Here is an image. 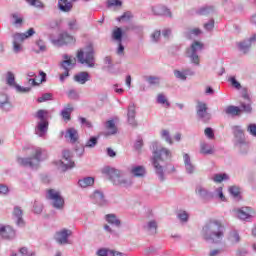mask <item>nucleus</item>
Returning a JSON list of instances; mask_svg holds the SVG:
<instances>
[{
  "label": "nucleus",
  "instance_id": "nucleus-1",
  "mask_svg": "<svg viewBox=\"0 0 256 256\" xmlns=\"http://www.w3.org/2000/svg\"><path fill=\"white\" fill-rule=\"evenodd\" d=\"M201 237L208 243H221L225 237V226L217 219H210L202 226Z\"/></svg>",
  "mask_w": 256,
  "mask_h": 256
},
{
  "label": "nucleus",
  "instance_id": "nucleus-2",
  "mask_svg": "<svg viewBox=\"0 0 256 256\" xmlns=\"http://www.w3.org/2000/svg\"><path fill=\"white\" fill-rule=\"evenodd\" d=\"M152 158L151 162L158 175L160 181H165V172L163 171V163L167 159H171V150L159 146L158 142L152 143Z\"/></svg>",
  "mask_w": 256,
  "mask_h": 256
},
{
  "label": "nucleus",
  "instance_id": "nucleus-3",
  "mask_svg": "<svg viewBox=\"0 0 256 256\" xmlns=\"http://www.w3.org/2000/svg\"><path fill=\"white\" fill-rule=\"evenodd\" d=\"M102 172L108 175L110 181L119 187L129 189V187L133 186V180L131 178H123V172L118 169L106 167Z\"/></svg>",
  "mask_w": 256,
  "mask_h": 256
},
{
  "label": "nucleus",
  "instance_id": "nucleus-4",
  "mask_svg": "<svg viewBox=\"0 0 256 256\" xmlns=\"http://www.w3.org/2000/svg\"><path fill=\"white\" fill-rule=\"evenodd\" d=\"M235 146L239 148L242 155H246L249 151V145L245 139V131L241 126H232Z\"/></svg>",
  "mask_w": 256,
  "mask_h": 256
},
{
  "label": "nucleus",
  "instance_id": "nucleus-5",
  "mask_svg": "<svg viewBox=\"0 0 256 256\" xmlns=\"http://www.w3.org/2000/svg\"><path fill=\"white\" fill-rule=\"evenodd\" d=\"M77 59L82 65H87V67L93 69L95 67V50H93V45L90 44L86 52L78 50Z\"/></svg>",
  "mask_w": 256,
  "mask_h": 256
},
{
  "label": "nucleus",
  "instance_id": "nucleus-6",
  "mask_svg": "<svg viewBox=\"0 0 256 256\" xmlns=\"http://www.w3.org/2000/svg\"><path fill=\"white\" fill-rule=\"evenodd\" d=\"M35 35V29L30 28L25 33H16L13 35V52L21 53L23 51V41L25 39H29V37H33Z\"/></svg>",
  "mask_w": 256,
  "mask_h": 256
},
{
  "label": "nucleus",
  "instance_id": "nucleus-7",
  "mask_svg": "<svg viewBox=\"0 0 256 256\" xmlns=\"http://www.w3.org/2000/svg\"><path fill=\"white\" fill-rule=\"evenodd\" d=\"M46 197L51 201V205L54 209H57L58 211H63V209H65V198L61 196V192L55 189H49Z\"/></svg>",
  "mask_w": 256,
  "mask_h": 256
},
{
  "label": "nucleus",
  "instance_id": "nucleus-8",
  "mask_svg": "<svg viewBox=\"0 0 256 256\" xmlns=\"http://www.w3.org/2000/svg\"><path fill=\"white\" fill-rule=\"evenodd\" d=\"M41 155H43V149L37 148L33 154V157L30 158H18L17 162L22 167H31L35 169L39 167V163H41Z\"/></svg>",
  "mask_w": 256,
  "mask_h": 256
},
{
  "label": "nucleus",
  "instance_id": "nucleus-9",
  "mask_svg": "<svg viewBox=\"0 0 256 256\" xmlns=\"http://www.w3.org/2000/svg\"><path fill=\"white\" fill-rule=\"evenodd\" d=\"M203 43L199 41H194L190 48L187 50V57L190 59L191 63L193 65H196V67H199L201 64V60L199 58L200 51H203Z\"/></svg>",
  "mask_w": 256,
  "mask_h": 256
},
{
  "label": "nucleus",
  "instance_id": "nucleus-10",
  "mask_svg": "<svg viewBox=\"0 0 256 256\" xmlns=\"http://www.w3.org/2000/svg\"><path fill=\"white\" fill-rule=\"evenodd\" d=\"M58 167L62 171H67V169H73L75 167V162L71 157V151L64 150L62 152V160L58 162Z\"/></svg>",
  "mask_w": 256,
  "mask_h": 256
},
{
  "label": "nucleus",
  "instance_id": "nucleus-11",
  "mask_svg": "<svg viewBox=\"0 0 256 256\" xmlns=\"http://www.w3.org/2000/svg\"><path fill=\"white\" fill-rule=\"evenodd\" d=\"M56 47H63V45H71L75 43V38L67 32H63L57 39L52 41Z\"/></svg>",
  "mask_w": 256,
  "mask_h": 256
},
{
  "label": "nucleus",
  "instance_id": "nucleus-12",
  "mask_svg": "<svg viewBox=\"0 0 256 256\" xmlns=\"http://www.w3.org/2000/svg\"><path fill=\"white\" fill-rule=\"evenodd\" d=\"M62 61L60 62V69H63V71H71L77 64V59L73 56H69L68 54H64L62 56Z\"/></svg>",
  "mask_w": 256,
  "mask_h": 256
},
{
  "label": "nucleus",
  "instance_id": "nucleus-13",
  "mask_svg": "<svg viewBox=\"0 0 256 256\" xmlns=\"http://www.w3.org/2000/svg\"><path fill=\"white\" fill-rule=\"evenodd\" d=\"M73 235V232L70 229H62L56 232L55 239L59 245H67L69 243V237Z\"/></svg>",
  "mask_w": 256,
  "mask_h": 256
},
{
  "label": "nucleus",
  "instance_id": "nucleus-14",
  "mask_svg": "<svg viewBox=\"0 0 256 256\" xmlns=\"http://www.w3.org/2000/svg\"><path fill=\"white\" fill-rule=\"evenodd\" d=\"M197 116L199 119L207 123L211 120V114L207 112V104L205 102H198L196 106Z\"/></svg>",
  "mask_w": 256,
  "mask_h": 256
},
{
  "label": "nucleus",
  "instance_id": "nucleus-15",
  "mask_svg": "<svg viewBox=\"0 0 256 256\" xmlns=\"http://www.w3.org/2000/svg\"><path fill=\"white\" fill-rule=\"evenodd\" d=\"M238 219L242 221H249L255 216V210L251 207H242L236 210Z\"/></svg>",
  "mask_w": 256,
  "mask_h": 256
},
{
  "label": "nucleus",
  "instance_id": "nucleus-16",
  "mask_svg": "<svg viewBox=\"0 0 256 256\" xmlns=\"http://www.w3.org/2000/svg\"><path fill=\"white\" fill-rule=\"evenodd\" d=\"M195 193L203 201H211V199H215V195H213V192L209 191L206 187L201 185H198L196 187Z\"/></svg>",
  "mask_w": 256,
  "mask_h": 256
},
{
  "label": "nucleus",
  "instance_id": "nucleus-17",
  "mask_svg": "<svg viewBox=\"0 0 256 256\" xmlns=\"http://www.w3.org/2000/svg\"><path fill=\"white\" fill-rule=\"evenodd\" d=\"M15 235V230L11 226H5L0 224V237H2V239H15Z\"/></svg>",
  "mask_w": 256,
  "mask_h": 256
},
{
  "label": "nucleus",
  "instance_id": "nucleus-18",
  "mask_svg": "<svg viewBox=\"0 0 256 256\" xmlns=\"http://www.w3.org/2000/svg\"><path fill=\"white\" fill-rule=\"evenodd\" d=\"M12 217L16 221L18 227H23L25 225V220H23V210L19 206H15L12 212Z\"/></svg>",
  "mask_w": 256,
  "mask_h": 256
},
{
  "label": "nucleus",
  "instance_id": "nucleus-19",
  "mask_svg": "<svg viewBox=\"0 0 256 256\" xmlns=\"http://www.w3.org/2000/svg\"><path fill=\"white\" fill-rule=\"evenodd\" d=\"M223 113L228 117H241L243 110L239 106L229 105L224 108Z\"/></svg>",
  "mask_w": 256,
  "mask_h": 256
},
{
  "label": "nucleus",
  "instance_id": "nucleus-20",
  "mask_svg": "<svg viewBox=\"0 0 256 256\" xmlns=\"http://www.w3.org/2000/svg\"><path fill=\"white\" fill-rule=\"evenodd\" d=\"M151 11L153 15H158V16L164 15L165 17H171V10H169L167 7L161 4L152 6Z\"/></svg>",
  "mask_w": 256,
  "mask_h": 256
},
{
  "label": "nucleus",
  "instance_id": "nucleus-21",
  "mask_svg": "<svg viewBox=\"0 0 256 256\" xmlns=\"http://www.w3.org/2000/svg\"><path fill=\"white\" fill-rule=\"evenodd\" d=\"M183 161L186 173H188V175H193V173H195V164H193V161H191V156L184 153Z\"/></svg>",
  "mask_w": 256,
  "mask_h": 256
},
{
  "label": "nucleus",
  "instance_id": "nucleus-22",
  "mask_svg": "<svg viewBox=\"0 0 256 256\" xmlns=\"http://www.w3.org/2000/svg\"><path fill=\"white\" fill-rule=\"evenodd\" d=\"M136 115L137 111L135 110V104H130L128 106L127 118L129 125H131L132 127H137V120H135Z\"/></svg>",
  "mask_w": 256,
  "mask_h": 256
},
{
  "label": "nucleus",
  "instance_id": "nucleus-23",
  "mask_svg": "<svg viewBox=\"0 0 256 256\" xmlns=\"http://www.w3.org/2000/svg\"><path fill=\"white\" fill-rule=\"evenodd\" d=\"M77 0H58V9L63 13H69L73 9V3Z\"/></svg>",
  "mask_w": 256,
  "mask_h": 256
},
{
  "label": "nucleus",
  "instance_id": "nucleus-24",
  "mask_svg": "<svg viewBox=\"0 0 256 256\" xmlns=\"http://www.w3.org/2000/svg\"><path fill=\"white\" fill-rule=\"evenodd\" d=\"M47 129H49V122L47 120L39 121L35 128L36 135H38V137H43L45 133H47Z\"/></svg>",
  "mask_w": 256,
  "mask_h": 256
},
{
  "label": "nucleus",
  "instance_id": "nucleus-25",
  "mask_svg": "<svg viewBox=\"0 0 256 256\" xmlns=\"http://www.w3.org/2000/svg\"><path fill=\"white\" fill-rule=\"evenodd\" d=\"M0 109L3 111H11L13 104L9 101V96L6 94H0Z\"/></svg>",
  "mask_w": 256,
  "mask_h": 256
},
{
  "label": "nucleus",
  "instance_id": "nucleus-26",
  "mask_svg": "<svg viewBox=\"0 0 256 256\" xmlns=\"http://www.w3.org/2000/svg\"><path fill=\"white\" fill-rule=\"evenodd\" d=\"M91 199H93L94 203L96 205H100V207H103L105 205V195H103V192L99 190H95L94 193L91 195Z\"/></svg>",
  "mask_w": 256,
  "mask_h": 256
},
{
  "label": "nucleus",
  "instance_id": "nucleus-27",
  "mask_svg": "<svg viewBox=\"0 0 256 256\" xmlns=\"http://www.w3.org/2000/svg\"><path fill=\"white\" fill-rule=\"evenodd\" d=\"M91 76L89 72H79L78 74L74 75V81L79 83V85H85L87 81H90Z\"/></svg>",
  "mask_w": 256,
  "mask_h": 256
},
{
  "label": "nucleus",
  "instance_id": "nucleus-28",
  "mask_svg": "<svg viewBox=\"0 0 256 256\" xmlns=\"http://www.w3.org/2000/svg\"><path fill=\"white\" fill-rule=\"evenodd\" d=\"M237 45H238L239 51H241L242 53H244V55H246V53H249V50L251 49V45H253V43L248 38L244 41L239 42Z\"/></svg>",
  "mask_w": 256,
  "mask_h": 256
},
{
  "label": "nucleus",
  "instance_id": "nucleus-29",
  "mask_svg": "<svg viewBox=\"0 0 256 256\" xmlns=\"http://www.w3.org/2000/svg\"><path fill=\"white\" fill-rule=\"evenodd\" d=\"M130 173L133 177H145L147 171L143 166H132L130 168Z\"/></svg>",
  "mask_w": 256,
  "mask_h": 256
},
{
  "label": "nucleus",
  "instance_id": "nucleus-30",
  "mask_svg": "<svg viewBox=\"0 0 256 256\" xmlns=\"http://www.w3.org/2000/svg\"><path fill=\"white\" fill-rule=\"evenodd\" d=\"M215 13L214 6H203L197 11V15H201L203 17H209V15H213Z\"/></svg>",
  "mask_w": 256,
  "mask_h": 256
},
{
  "label": "nucleus",
  "instance_id": "nucleus-31",
  "mask_svg": "<svg viewBox=\"0 0 256 256\" xmlns=\"http://www.w3.org/2000/svg\"><path fill=\"white\" fill-rule=\"evenodd\" d=\"M65 137L66 139H70L71 143H77V140L79 139V133L75 130V128H69L66 131Z\"/></svg>",
  "mask_w": 256,
  "mask_h": 256
},
{
  "label": "nucleus",
  "instance_id": "nucleus-32",
  "mask_svg": "<svg viewBox=\"0 0 256 256\" xmlns=\"http://www.w3.org/2000/svg\"><path fill=\"white\" fill-rule=\"evenodd\" d=\"M105 220L109 225H113L114 227H121V220L117 218L115 214H107L105 216Z\"/></svg>",
  "mask_w": 256,
  "mask_h": 256
},
{
  "label": "nucleus",
  "instance_id": "nucleus-33",
  "mask_svg": "<svg viewBox=\"0 0 256 256\" xmlns=\"http://www.w3.org/2000/svg\"><path fill=\"white\" fill-rule=\"evenodd\" d=\"M228 241L230 245H237V243L241 242V236L239 235V232L233 230L228 235Z\"/></svg>",
  "mask_w": 256,
  "mask_h": 256
},
{
  "label": "nucleus",
  "instance_id": "nucleus-34",
  "mask_svg": "<svg viewBox=\"0 0 256 256\" xmlns=\"http://www.w3.org/2000/svg\"><path fill=\"white\" fill-rule=\"evenodd\" d=\"M95 183V178L93 177H85L78 181V185L82 187L83 189H86V187H91Z\"/></svg>",
  "mask_w": 256,
  "mask_h": 256
},
{
  "label": "nucleus",
  "instance_id": "nucleus-35",
  "mask_svg": "<svg viewBox=\"0 0 256 256\" xmlns=\"http://www.w3.org/2000/svg\"><path fill=\"white\" fill-rule=\"evenodd\" d=\"M200 153L202 155H213V153H214L213 146H211L205 142H202L200 144Z\"/></svg>",
  "mask_w": 256,
  "mask_h": 256
},
{
  "label": "nucleus",
  "instance_id": "nucleus-36",
  "mask_svg": "<svg viewBox=\"0 0 256 256\" xmlns=\"http://www.w3.org/2000/svg\"><path fill=\"white\" fill-rule=\"evenodd\" d=\"M71 113H73V107H71V104H68L61 112L64 121H71Z\"/></svg>",
  "mask_w": 256,
  "mask_h": 256
},
{
  "label": "nucleus",
  "instance_id": "nucleus-37",
  "mask_svg": "<svg viewBox=\"0 0 256 256\" xmlns=\"http://www.w3.org/2000/svg\"><path fill=\"white\" fill-rule=\"evenodd\" d=\"M146 231L151 235H155L157 233V221L150 220L145 226Z\"/></svg>",
  "mask_w": 256,
  "mask_h": 256
},
{
  "label": "nucleus",
  "instance_id": "nucleus-38",
  "mask_svg": "<svg viewBox=\"0 0 256 256\" xmlns=\"http://www.w3.org/2000/svg\"><path fill=\"white\" fill-rule=\"evenodd\" d=\"M106 129L108 131L106 135H115V133H117V126H115V121L113 120L107 121Z\"/></svg>",
  "mask_w": 256,
  "mask_h": 256
},
{
  "label": "nucleus",
  "instance_id": "nucleus-39",
  "mask_svg": "<svg viewBox=\"0 0 256 256\" xmlns=\"http://www.w3.org/2000/svg\"><path fill=\"white\" fill-rule=\"evenodd\" d=\"M99 143V138L92 136L89 140L86 141L85 145H83L84 149H93Z\"/></svg>",
  "mask_w": 256,
  "mask_h": 256
},
{
  "label": "nucleus",
  "instance_id": "nucleus-40",
  "mask_svg": "<svg viewBox=\"0 0 256 256\" xmlns=\"http://www.w3.org/2000/svg\"><path fill=\"white\" fill-rule=\"evenodd\" d=\"M112 39H114V41H118V43H121L123 41V30H121L119 27L114 29L112 33Z\"/></svg>",
  "mask_w": 256,
  "mask_h": 256
},
{
  "label": "nucleus",
  "instance_id": "nucleus-41",
  "mask_svg": "<svg viewBox=\"0 0 256 256\" xmlns=\"http://www.w3.org/2000/svg\"><path fill=\"white\" fill-rule=\"evenodd\" d=\"M227 179H229V176L225 173L214 174L212 177V181H214V183H222V181H227Z\"/></svg>",
  "mask_w": 256,
  "mask_h": 256
},
{
  "label": "nucleus",
  "instance_id": "nucleus-42",
  "mask_svg": "<svg viewBox=\"0 0 256 256\" xmlns=\"http://www.w3.org/2000/svg\"><path fill=\"white\" fill-rule=\"evenodd\" d=\"M177 218L181 223H187V221H189V213H187V211L180 210L177 213Z\"/></svg>",
  "mask_w": 256,
  "mask_h": 256
},
{
  "label": "nucleus",
  "instance_id": "nucleus-43",
  "mask_svg": "<svg viewBox=\"0 0 256 256\" xmlns=\"http://www.w3.org/2000/svg\"><path fill=\"white\" fill-rule=\"evenodd\" d=\"M36 47H38V50H35L36 53H44V51H47V46L45 45V41L42 39H39L35 42Z\"/></svg>",
  "mask_w": 256,
  "mask_h": 256
},
{
  "label": "nucleus",
  "instance_id": "nucleus-44",
  "mask_svg": "<svg viewBox=\"0 0 256 256\" xmlns=\"http://www.w3.org/2000/svg\"><path fill=\"white\" fill-rule=\"evenodd\" d=\"M67 25L70 31H79V23H77V19H69Z\"/></svg>",
  "mask_w": 256,
  "mask_h": 256
},
{
  "label": "nucleus",
  "instance_id": "nucleus-45",
  "mask_svg": "<svg viewBox=\"0 0 256 256\" xmlns=\"http://www.w3.org/2000/svg\"><path fill=\"white\" fill-rule=\"evenodd\" d=\"M213 195L215 199H220V201H227V199L225 198V194H223V187H218L214 191Z\"/></svg>",
  "mask_w": 256,
  "mask_h": 256
},
{
  "label": "nucleus",
  "instance_id": "nucleus-46",
  "mask_svg": "<svg viewBox=\"0 0 256 256\" xmlns=\"http://www.w3.org/2000/svg\"><path fill=\"white\" fill-rule=\"evenodd\" d=\"M6 83L7 85H10V87H15V85H17L15 83V74H13V72H7Z\"/></svg>",
  "mask_w": 256,
  "mask_h": 256
},
{
  "label": "nucleus",
  "instance_id": "nucleus-47",
  "mask_svg": "<svg viewBox=\"0 0 256 256\" xmlns=\"http://www.w3.org/2000/svg\"><path fill=\"white\" fill-rule=\"evenodd\" d=\"M104 65L105 69H107L109 73H113V60L111 59V57L106 56L104 58Z\"/></svg>",
  "mask_w": 256,
  "mask_h": 256
},
{
  "label": "nucleus",
  "instance_id": "nucleus-48",
  "mask_svg": "<svg viewBox=\"0 0 256 256\" xmlns=\"http://www.w3.org/2000/svg\"><path fill=\"white\" fill-rule=\"evenodd\" d=\"M145 79L149 85H159L161 83V78L158 76H146Z\"/></svg>",
  "mask_w": 256,
  "mask_h": 256
},
{
  "label": "nucleus",
  "instance_id": "nucleus-49",
  "mask_svg": "<svg viewBox=\"0 0 256 256\" xmlns=\"http://www.w3.org/2000/svg\"><path fill=\"white\" fill-rule=\"evenodd\" d=\"M240 109L242 110V113H253V107H251V103H240Z\"/></svg>",
  "mask_w": 256,
  "mask_h": 256
},
{
  "label": "nucleus",
  "instance_id": "nucleus-50",
  "mask_svg": "<svg viewBox=\"0 0 256 256\" xmlns=\"http://www.w3.org/2000/svg\"><path fill=\"white\" fill-rule=\"evenodd\" d=\"M161 137L166 141V143H169V145H173V140L171 139V134L169 133V130H162Z\"/></svg>",
  "mask_w": 256,
  "mask_h": 256
},
{
  "label": "nucleus",
  "instance_id": "nucleus-51",
  "mask_svg": "<svg viewBox=\"0 0 256 256\" xmlns=\"http://www.w3.org/2000/svg\"><path fill=\"white\" fill-rule=\"evenodd\" d=\"M47 115H49V112L47 110H43V109L38 110L36 113V117L40 121H47V118H45V117H47Z\"/></svg>",
  "mask_w": 256,
  "mask_h": 256
},
{
  "label": "nucleus",
  "instance_id": "nucleus-52",
  "mask_svg": "<svg viewBox=\"0 0 256 256\" xmlns=\"http://www.w3.org/2000/svg\"><path fill=\"white\" fill-rule=\"evenodd\" d=\"M174 77H176V79H179L180 81H187L185 70L183 71L174 70Z\"/></svg>",
  "mask_w": 256,
  "mask_h": 256
},
{
  "label": "nucleus",
  "instance_id": "nucleus-53",
  "mask_svg": "<svg viewBox=\"0 0 256 256\" xmlns=\"http://www.w3.org/2000/svg\"><path fill=\"white\" fill-rule=\"evenodd\" d=\"M26 2H28L32 7H37L38 9H43V7H45V5L43 4V2H41V0H25Z\"/></svg>",
  "mask_w": 256,
  "mask_h": 256
},
{
  "label": "nucleus",
  "instance_id": "nucleus-54",
  "mask_svg": "<svg viewBox=\"0 0 256 256\" xmlns=\"http://www.w3.org/2000/svg\"><path fill=\"white\" fill-rule=\"evenodd\" d=\"M12 19L13 25H15V27H21V25H23V18L19 17V15L12 14Z\"/></svg>",
  "mask_w": 256,
  "mask_h": 256
},
{
  "label": "nucleus",
  "instance_id": "nucleus-55",
  "mask_svg": "<svg viewBox=\"0 0 256 256\" xmlns=\"http://www.w3.org/2000/svg\"><path fill=\"white\" fill-rule=\"evenodd\" d=\"M157 103H159L160 105H166V107H169L170 105L167 97H165L163 94H158Z\"/></svg>",
  "mask_w": 256,
  "mask_h": 256
},
{
  "label": "nucleus",
  "instance_id": "nucleus-56",
  "mask_svg": "<svg viewBox=\"0 0 256 256\" xmlns=\"http://www.w3.org/2000/svg\"><path fill=\"white\" fill-rule=\"evenodd\" d=\"M203 28L205 29V31H213V29H215V20L210 19L203 25Z\"/></svg>",
  "mask_w": 256,
  "mask_h": 256
},
{
  "label": "nucleus",
  "instance_id": "nucleus-57",
  "mask_svg": "<svg viewBox=\"0 0 256 256\" xmlns=\"http://www.w3.org/2000/svg\"><path fill=\"white\" fill-rule=\"evenodd\" d=\"M53 99V94L45 93L37 99L38 103H45V101H51Z\"/></svg>",
  "mask_w": 256,
  "mask_h": 256
},
{
  "label": "nucleus",
  "instance_id": "nucleus-58",
  "mask_svg": "<svg viewBox=\"0 0 256 256\" xmlns=\"http://www.w3.org/2000/svg\"><path fill=\"white\" fill-rule=\"evenodd\" d=\"M246 131L251 135L252 137H256V124L251 123L247 126Z\"/></svg>",
  "mask_w": 256,
  "mask_h": 256
},
{
  "label": "nucleus",
  "instance_id": "nucleus-59",
  "mask_svg": "<svg viewBox=\"0 0 256 256\" xmlns=\"http://www.w3.org/2000/svg\"><path fill=\"white\" fill-rule=\"evenodd\" d=\"M79 121L81 125H83L84 127H87L88 129H91V127H93V124L87 118L79 117Z\"/></svg>",
  "mask_w": 256,
  "mask_h": 256
},
{
  "label": "nucleus",
  "instance_id": "nucleus-60",
  "mask_svg": "<svg viewBox=\"0 0 256 256\" xmlns=\"http://www.w3.org/2000/svg\"><path fill=\"white\" fill-rule=\"evenodd\" d=\"M34 213H36V215H41V213H43V204H41L39 202H35L34 203Z\"/></svg>",
  "mask_w": 256,
  "mask_h": 256
},
{
  "label": "nucleus",
  "instance_id": "nucleus-61",
  "mask_svg": "<svg viewBox=\"0 0 256 256\" xmlns=\"http://www.w3.org/2000/svg\"><path fill=\"white\" fill-rule=\"evenodd\" d=\"M161 38V31L156 30L151 34V41L153 43H157L159 39Z\"/></svg>",
  "mask_w": 256,
  "mask_h": 256
},
{
  "label": "nucleus",
  "instance_id": "nucleus-62",
  "mask_svg": "<svg viewBox=\"0 0 256 256\" xmlns=\"http://www.w3.org/2000/svg\"><path fill=\"white\" fill-rule=\"evenodd\" d=\"M14 87L18 93H29V91H31V87H22L18 84H16Z\"/></svg>",
  "mask_w": 256,
  "mask_h": 256
},
{
  "label": "nucleus",
  "instance_id": "nucleus-63",
  "mask_svg": "<svg viewBox=\"0 0 256 256\" xmlns=\"http://www.w3.org/2000/svg\"><path fill=\"white\" fill-rule=\"evenodd\" d=\"M229 193H230V195H233V197H239V193H240L239 187H237V186L230 187Z\"/></svg>",
  "mask_w": 256,
  "mask_h": 256
},
{
  "label": "nucleus",
  "instance_id": "nucleus-64",
  "mask_svg": "<svg viewBox=\"0 0 256 256\" xmlns=\"http://www.w3.org/2000/svg\"><path fill=\"white\" fill-rule=\"evenodd\" d=\"M109 251H111V250H109L107 248H101L96 252V255H98V256H108Z\"/></svg>",
  "mask_w": 256,
  "mask_h": 256
}]
</instances>
